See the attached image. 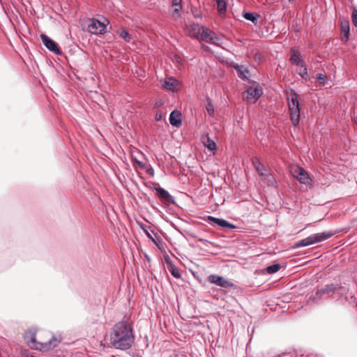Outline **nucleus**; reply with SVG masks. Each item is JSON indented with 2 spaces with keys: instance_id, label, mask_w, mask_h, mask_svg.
Masks as SVG:
<instances>
[{
  "instance_id": "6",
  "label": "nucleus",
  "mask_w": 357,
  "mask_h": 357,
  "mask_svg": "<svg viewBox=\"0 0 357 357\" xmlns=\"http://www.w3.org/2000/svg\"><path fill=\"white\" fill-rule=\"evenodd\" d=\"M291 172L294 178L300 181L301 183L309 184L310 178L307 172L299 166H296L291 168Z\"/></svg>"
},
{
  "instance_id": "11",
  "label": "nucleus",
  "mask_w": 357,
  "mask_h": 357,
  "mask_svg": "<svg viewBox=\"0 0 357 357\" xmlns=\"http://www.w3.org/2000/svg\"><path fill=\"white\" fill-rule=\"evenodd\" d=\"M41 40L45 45V46L51 52L59 54L60 50H59L56 43L52 40L51 38H50L47 36L45 34H41L40 35Z\"/></svg>"
},
{
  "instance_id": "35",
  "label": "nucleus",
  "mask_w": 357,
  "mask_h": 357,
  "mask_svg": "<svg viewBox=\"0 0 357 357\" xmlns=\"http://www.w3.org/2000/svg\"><path fill=\"white\" fill-rule=\"evenodd\" d=\"M131 158H132V160L135 163L137 162V161H138L139 160L137 158L136 155H135V153L132 152L131 153Z\"/></svg>"
},
{
  "instance_id": "33",
  "label": "nucleus",
  "mask_w": 357,
  "mask_h": 357,
  "mask_svg": "<svg viewBox=\"0 0 357 357\" xmlns=\"http://www.w3.org/2000/svg\"><path fill=\"white\" fill-rule=\"evenodd\" d=\"M182 0H173L172 1V6H177L178 5H181Z\"/></svg>"
},
{
  "instance_id": "3",
  "label": "nucleus",
  "mask_w": 357,
  "mask_h": 357,
  "mask_svg": "<svg viewBox=\"0 0 357 357\" xmlns=\"http://www.w3.org/2000/svg\"><path fill=\"white\" fill-rule=\"evenodd\" d=\"M287 99L291 121L294 126H297L300 122V104L298 101V95L295 91L291 90Z\"/></svg>"
},
{
  "instance_id": "19",
  "label": "nucleus",
  "mask_w": 357,
  "mask_h": 357,
  "mask_svg": "<svg viewBox=\"0 0 357 357\" xmlns=\"http://www.w3.org/2000/svg\"><path fill=\"white\" fill-rule=\"evenodd\" d=\"M252 163L259 174L261 176H265L266 170L264 165L257 158H255Z\"/></svg>"
},
{
  "instance_id": "13",
  "label": "nucleus",
  "mask_w": 357,
  "mask_h": 357,
  "mask_svg": "<svg viewBox=\"0 0 357 357\" xmlns=\"http://www.w3.org/2000/svg\"><path fill=\"white\" fill-rule=\"evenodd\" d=\"M343 290V287H336L334 284H327L324 288L321 289L318 291V294H326L328 296H333V294L337 293V294H341L342 291Z\"/></svg>"
},
{
  "instance_id": "10",
  "label": "nucleus",
  "mask_w": 357,
  "mask_h": 357,
  "mask_svg": "<svg viewBox=\"0 0 357 357\" xmlns=\"http://www.w3.org/2000/svg\"><path fill=\"white\" fill-rule=\"evenodd\" d=\"M162 86L167 91H176L180 88V82L173 77H169L162 83Z\"/></svg>"
},
{
  "instance_id": "16",
  "label": "nucleus",
  "mask_w": 357,
  "mask_h": 357,
  "mask_svg": "<svg viewBox=\"0 0 357 357\" xmlns=\"http://www.w3.org/2000/svg\"><path fill=\"white\" fill-rule=\"evenodd\" d=\"M170 123L176 127H178L181 125V113L177 110H174L169 115Z\"/></svg>"
},
{
  "instance_id": "5",
  "label": "nucleus",
  "mask_w": 357,
  "mask_h": 357,
  "mask_svg": "<svg viewBox=\"0 0 357 357\" xmlns=\"http://www.w3.org/2000/svg\"><path fill=\"white\" fill-rule=\"evenodd\" d=\"M250 86L243 93V99L250 103L256 102L263 94V89L259 83L250 81Z\"/></svg>"
},
{
  "instance_id": "17",
  "label": "nucleus",
  "mask_w": 357,
  "mask_h": 357,
  "mask_svg": "<svg viewBox=\"0 0 357 357\" xmlns=\"http://www.w3.org/2000/svg\"><path fill=\"white\" fill-rule=\"evenodd\" d=\"M235 69L237 71L238 76L243 79V80H248V74L249 70L243 66H235Z\"/></svg>"
},
{
  "instance_id": "25",
  "label": "nucleus",
  "mask_w": 357,
  "mask_h": 357,
  "mask_svg": "<svg viewBox=\"0 0 357 357\" xmlns=\"http://www.w3.org/2000/svg\"><path fill=\"white\" fill-rule=\"evenodd\" d=\"M119 36L122 38L125 41L130 42L132 40V36L128 33L126 29H121L119 32Z\"/></svg>"
},
{
  "instance_id": "8",
  "label": "nucleus",
  "mask_w": 357,
  "mask_h": 357,
  "mask_svg": "<svg viewBox=\"0 0 357 357\" xmlns=\"http://www.w3.org/2000/svg\"><path fill=\"white\" fill-rule=\"evenodd\" d=\"M208 281L211 284H215L219 287L227 288L232 287L233 284L222 276L217 275H211L208 278Z\"/></svg>"
},
{
  "instance_id": "23",
  "label": "nucleus",
  "mask_w": 357,
  "mask_h": 357,
  "mask_svg": "<svg viewBox=\"0 0 357 357\" xmlns=\"http://www.w3.org/2000/svg\"><path fill=\"white\" fill-rule=\"evenodd\" d=\"M203 142L204 145L211 151H213L216 148V144L214 141L208 136L204 139Z\"/></svg>"
},
{
  "instance_id": "28",
  "label": "nucleus",
  "mask_w": 357,
  "mask_h": 357,
  "mask_svg": "<svg viewBox=\"0 0 357 357\" xmlns=\"http://www.w3.org/2000/svg\"><path fill=\"white\" fill-rule=\"evenodd\" d=\"M351 21L355 27L357 28V8H353L351 14Z\"/></svg>"
},
{
  "instance_id": "26",
  "label": "nucleus",
  "mask_w": 357,
  "mask_h": 357,
  "mask_svg": "<svg viewBox=\"0 0 357 357\" xmlns=\"http://www.w3.org/2000/svg\"><path fill=\"white\" fill-rule=\"evenodd\" d=\"M280 265L279 264H275L271 266H268L266 268V271L268 273L273 274L278 272L280 269Z\"/></svg>"
},
{
  "instance_id": "29",
  "label": "nucleus",
  "mask_w": 357,
  "mask_h": 357,
  "mask_svg": "<svg viewBox=\"0 0 357 357\" xmlns=\"http://www.w3.org/2000/svg\"><path fill=\"white\" fill-rule=\"evenodd\" d=\"M206 111L208 112V114L210 115V116H213L214 114V107H213V105L212 104L211 102H209L207 103V105H206Z\"/></svg>"
},
{
  "instance_id": "7",
  "label": "nucleus",
  "mask_w": 357,
  "mask_h": 357,
  "mask_svg": "<svg viewBox=\"0 0 357 357\" xmlns=\"http://www.w3.org/2000/svg\"><path fill=\"white\" fill-rule=\"evenodd\" d=\"M106 25L98 20H90L88 25V31L92 34H102L105 31Z\"/></svg>"
},
{
  "instance_id": "22",
  "label": "nucleus",
  "mask_w": 357,
  "mask_h": 357,
  "mask_svg": "<svg viewBox=\"0 0 357 357\" xmlns=\"http://www.w3.org/2000/svg\"><path fill=\"white\" fill-rule=\"evenodd\" d=\"M155 190L162 199L169 200L172 197L169 193L162 188H156Z\"/></svg>"
},
{
  "instance_id": "14",
  "label": "nucleus",
  "mask_w": 357,
  "mask_h": 357,
  "mask_svg": "<svg viewBox=\"0 0 357 357\" xmlns=\"http://www.w3.org/2000/svg\"><path fill=\"white\" fill-rule=\"evenodd\" d=\"M208 220L209 223H211V224L214 223V224L217 225L218 226H219L220 227L228 228L230 229L236 228L235 225L227 222V220H225L224 219L218 218H215L213 216H208Z\"/></svg>"
},
{
  "instance_id": "34",
  "label": "nucleus",
  "mask_w": 357,
  "mask_h": 357,
  "mask_svg": "<svg viewBox=\"0 0 357 357\" xmlns=\"http://www.w3.org/2000/svg\"><path fill=\"white\" fill-rule=\"evenodd\" d=\"M165 259L168 266V268L170 267V263H172V261H171L169 257H168V256L165 257Z\"/></svg>"
},
{
  "instance_id": "20",
  "label": "nucleus",
  "mask_w": 357,
  "mask_h": 357,
  "mask_svg": "<svg viewBox=\"0 0 357 357\" xmlns=\"http://www.w3.org/2000/svg\"><path fill=\"white\" fill-rule=\"evenodd\" d=\"M290 61L292 64H301L303 61L301 59V54L298 51L292 50Z\"/></svg>"
},
{
  "instance_id": "2",
  "label": "nucleus",
  "mask_w": 357,
  "mask_h": 357,
  "mask_svg": "<svg viewBox=\"0 0 357 357\" xmlns=\"http://www.w3.org/2000/svg\"><path fill=\"white\" fill-rule=\"evenodd\" d=\"M24 338L30 348L42 351H49L56 347L59 344V341L54 337H52L47 342H37L36 332L33 330L26 331Z\"/></svg>"
},
{
  "instance_id": "31",
  "label": "nucleus",
  "mask_w": 357,
  "mask_h": 357,
  "mask_svg": "<svg viewBox=\"0 0 357 357\" xmlns=\"http://www.w3.org/2000/svg\"><path fill=\"white\" fill-rule=\"evenodd\" d=\"M317 80L322 84H325L326 81V76L322 73H319L317 75Z\"/></svg>"
},
{
  "instance_id": "32",
  "label": "nucleus",
  "mask_w": 357,
  "mask_h": 357,
  "mask_svg": "<svg viewBox=\"0 0 357 357\" xmlns=\"http://www.w3.org/2000/svg\"><path fill=\"white\" fill-rule=\"evenodd\" d=\"M137 167L140 168V169H144L145 168V165L144 163H143L142 162L138 160L137 161V162L135 163Z\"/></svg>"
},
{
  "instance_id": "36",
  "label": "nucleus",
  "mask_w": 357,
  "mask_h": 357,
  "mask_svg": "<svg viewBox=\"0 0 357 357\" xmlns=\"http://www.w3.org/2000/svg\"><path fill=\"white\" fill-rule=\"evenodd\" d=\"M155 119L157 121H160L162 119V116L157 114L155 116Z\"/></svg>"
},
{
  "instance_id": "1",
  "label": "nucleus",
  "mask_w": 357,
  "mask_h": 357,
  "mask_svg": "<svg viewBox=\"0 0 357 357\" xmlns=\"http://www.w3.org/2000/svg\"><path fill=\"white\" fill-rule=\"evenodd\" d=\"M135 336L130 325L126 321L116 323L109 334L111 345L120 350H126L131 347Z\"/></svg>"
},
{
  "instance_id": "9",
  "label": "nucleus",
  "mask_w": 357,
  "mask_h": 357,
  "mask_svg": "<svg viewBox=\"0 0 357 357\" xmlns=\"http://www.w3.org/2000/svg\"><path fill=\"white\" fill-rule=\"evenodd\" d=\"M201 39L210 43H216L219 40L218 37L211 30L202 26L200 36Z\"/></svg>"
},
{
  "instance_id": "15",
  "label": "nucleus",
  "mask_w": 357,
  "mask_h": 357,
  "mask_svg": "<svg viewBox=\"0 0 357 357\" xmlns=\"http://www.w3.org/2000/svg\"><path fill=\"white\" fill-rule=\"evenodd\" d=\"M350 24L348 20L341 22V39L346 43L349 40Z\"/></svg>"
},
{
  "instance_id": "4",
  "label": "nucleus",
  "mask_w": 357,
  "mask_h": 357,
  "mask_svg": "<svg viewBox=\"0 0 357 357\" xmlns=\"http://www.w3.org/2000/svg\"><path fill=\"white\" fill-rule=\"evenodd\" d=\"M334 235L332 231H324L309 236L308 237L295 243V248L309 246L317 243L322 242L330 238Z\"/></svg>"
},
{
  "instance_id": "37",
  "label": "nucleus",
  "mask_w": 357,
  "mask_h": 357,
  "mask_svg": "<svg viewBox=\"0 0 357 357\" xmlns=\"http://www.w3.org/2000/svg\"><path fill=\"white\" fill-rule=\"evenodd\" d=\"M149 173H150L151 174H153V169H151L147 171Z\"/></svg>"
},
{
  "instance_id": "18",
  "label": "nucleus",
  "mask_w": 357,
  "mask_h": 357,
  "mask_svg": "<svg viewBox=\"0 0 357 357\" xmlns=\"http://www.w3.org/2000/svg\"><path fill=\"white\" fill-rule=\"evenodd\" d=\"M297 66L296 72L298 75L302 77L305 79H308L307 69V66L305 65L304 62H301V64H296Z\"/></svg>"
},
{
  "instance_id": "24",
  "label": "nucleus",
  "mask_w": 357,
  "mask_h": 357,
  "mask_svg": "<svg viewBox=\"0 0 357 357\" xmlns=\"http://www.w3.org/2000/svg\"><path fill=\"white\" fill-rule=\"evenodd\" d=\"M169 271L172 273V275L176 278H180L181 276L180 269L175 266L172 263H170V267H169Z\"/></svg>"
},
{
  "instance_id": "30",
  "label": "nucleus",
  "mask_w": 357,
  "mask_h": 357,
  "mask_svg": "<svg viewBox=\"0 0 357 357\" xmlns=\"http://www.w3.org/2000/svg\"><path fill=\"white\" fill-rule=\"evenodd\" d=\"M173 10H172V15L174 17H179L180 16V11L181 10L182 6L178 5L177 6H172Z\"/></svg>"
},
{
  "instance_id": "12",
  "label": "nucleus",
  "mask_w": 357,
  "mask_h": 357,
  "mask_svg": "<svg viewBox=\"0 0 357 357\" xmlns=\"http://www.w3.org/2000/svg\"><path fill=\"white\" fill-rule=\"evenodd\" d=\"M202 26L197 24H191L186 25L185 28V33L192 38H198L200 36Z\"/></svg>"
},
{
  "instance_id": "21",
  "label": "nucleus",
  "mask_w": 357,
  "mask_h": 357,
  "mask_svg": "<svg viewBox=\"0 0 357 357\" xmlns=\"http://www.w3.org/2000/svg\"><path fill=\"white\" fill-rule=\"evenodd\" d=\"M217 9L220 15L225 14L227 9V3L225 0H215Z\"/></svg>"
},
{
  "instance_id": "27",
  "label": "nucleus",
  "mask_w": 357,
  "mask_h": 357,
  "mask_svg": "<svg viewBox=\"0 0 357 357\" xmlns=\"http://www.w3.org/2000/svg\"><path fill=\"white\" fill-rule=\"evenodd\" d=\"M243 17L245 19L251 21L252 22H255V21H257V17L252 13H246L243 15Z\"/></svg>"
}]
</instances>
